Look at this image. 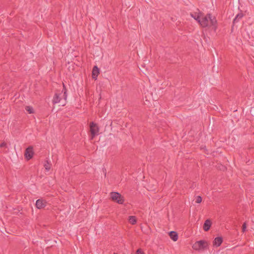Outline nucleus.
<instances>
[{"instance_id":"obj_8","label":"nucleus","mask_w":254,"mask_h":254,"mask_svg":"<svg viewBox=\"0 0 254 254\" xmlns=\"http://www.w3.org/2000/svg\"><path fill=\"white\" fill-rule=\"evenodd\" d=\"M223 242V238L222 237H218L215 238L213 241V245L214 246L217 247H219Z\"/></svg>"},{"instance_id":"obj_11","label":"nucleus","mask_w":254,"mask_h":254,"mask_svg":"<svg viewBox=\"0 0 254 254\" xmlns=\"http://www.w3.org/2000/svg\"><path fill=\"white\" fill-rule=\"evenodd\" d=\"M170 238L174 241H177L178 239V233L175 231H171L169 233Z\"/></svg>"},{"instance_id":"obj_4","label":"nucleus","mask_w":254,"mask_h":254,"mask_svg":"<svg viewBox=\"0 0 254 254\" xmlns=\"http://www.w3.org/2000/svg\"><path fill=\"white\" fill-rule=\"evenodd\" d=\"M111 199L119 204H124L125 201L124 197L119 193L117 192H112L110 194Z\"/></svg>"},{"instance_id":"obj_7","label":"nucleus","mask_w":254,"mask_h":254,"mask_svg":"<svg viewBox=\"0 0 254 254\" xmlns=\"http://www.w3.org/2000/svg\"><path fill=\"white\" fill-rule=\"evenodd\" d=\"M211 225L212 222L210 219L206 220L203 226V230L206 232L208 231L210 229Z\"/></svg>"},{"instance_id":"obj_16","label":"nucleus","mask_w":254,"mask_h":254,"mask_svg":"<svg viewBox=\"0 0 254 254\" xmlns=\"http://www.w3.org/2000/svg\"><path fill=\"white\" fill-rule=\"evenodd\" d=\"M246 228H247V224H246V223L245 222L243 223V224L242 225V232H244L246 231Z\"/></svg>"},{"instance_id":"obj_22","label":"nucleus","mask_w":254,"mask_h":254,"mask_svg":"<svg viewBox=\"0 0 254 254\" xmlns=\"http://www.w3.org/2000/svg\"><path fill=\"white\" fill-rule=\"evenodd\" d=\"M113 254H117V253H114Z\"/></svg>"},{"instance_id":"obj_3","label":"nucleus","mask_w":254,"mask_h":254,"mask_svg":"<svg viewBox=\"0 0 254 254\" xmlns=\"http://www.w3.org/2000/svg\"><path fill=\"white\" fill-rule=\"evenodd\" d=\"M192 248L196 251L204 250L208 248V244L205 240H200L193 245Z\"/></svg>"},{"instance_id":"obj_20","label":"nucleus","mask_w":254,"mask_h":254,"mask_svg":"<svg viewBox=\"0 0 254 254\" xmlns=\"http://www.w3.org/2000/svg\"><path fill=\"white\" fill-rule=\"evenodd\" d=\"M21 210H22V209H21L20 210L18 209L17 210V209L16 208H13V213H18V212H19Z\"/></svg>"},{"instance_id":"obj_18","label":"nucleus","mask_w":254,"mask_h":254,"mask_svg":"<svg viewBox=\"0 0 254 254\" xmlns=\"http://www.w3.org/2000/svg\"><path fill=\"white\" fill-rule=\"evenodd\" d=\"M136 254H144V252L141 249H138L136 252Z\"/></svg>"},{"instance_id":"obj_19","label":"nucleus","mask_w":254,"mask_h":254,"mask_svg":"<svg viewBox=\"0 0 254 254\" xmlns=\"http://www.w3.org/2000/svg\"><path fill=\"white\" fill-rule=\"evenodd\" d=\"M243 17V15L242 14H237L236 17L235 18V19L234 20V21L235 22L237 20V18H241Z\"/></svg>"},{"instance_id":"obj_1","label":"nucleus","mask_w":254,"mask_h":254,"mask_svg":"<svg viewBox=\"0 0 254 254\" xmlns=\"http://www.w3.org/2000/svg\"><path fill=\"white\" fill-rule=\"evenodd\" d=\"M191 16L197 21L200 26L202 27H213L215 29L216 20L214 16L208 14L204 15L199 10L190 13Z\"/></svg>"},{"instance_id":"obj_15","label":"nucleus","mask_w":254,"mask_h":254,"mask_svg":"<svg viewBox=\"0 0 254 254\" xmlns=\"http://www.w3.org/2000/svg\"><path fill=\"white\" fill-rule=\"evenodd\" d=\"M201 200L202 199L200 196H197L195 198V202L197 203H199Z\"/></svg>"},{"instance_id":"obj_6","label":"nucleus","mask_w":254,"mask_h":254,"mask_svg":"<svg viewBox=\"0 0 254 254\" xmlns=\"http://www.w3.org/2000/svg\"><path fill=\"white\" fill-rule=\"evenodd\" d=\"M34 155V151L31 146L28 147L25 152L24 156L26 160H29L31 159Z\"/></svg>"},{"instance_id":"obj_12","label":"nucleus","mask_w":254,"mask_h":254,"mask_svg":"<svg viewBox=\"0 0 254 254\" xmlns=\"http://www.w3.org/2000/svg\"><path fill=\"white\" fill-rule=\"evenodd\" d=\"M128 221L130 224L134 225L136 223V218L134 216H130L128 217Z\"/></svg>"},{"instance_id":"obj_9","label":"nucleus","mask_w":254,"mask_h":254,"mask_svg":"<svg viewBox=\"0 0 254 254\" xmlns=\"http://www.w3.org/2000/svg\"><path fill=\"white\" fill-rule=\"evenodd\" d=\"M99 74V69L97 67V66H95L93 67V70H92V78L95 79H96Z\"/></svg>"},{"instance_id":"obj_5","label":"nucleus","mask_w":254,"mask_h":254,"mask_svg":"<svg viewBox=\"0 0 254 254\" xmlns=\"http://www.w3.org/2000/svg\"><path fill=\"white\" fill-rule=\"evenodd\" d=\"M90 131L91 133V138L93 139L94 137L98 134L99 132V128L96 124L92 122L90 124Z\"/></svg>"},{"instance_id":"obj_2","label":"nucleus","mask_w":254,"mask_h":254,"mask_svg":"<svg viewBox=\"0 0 254 254\" xmlns=\"http://www.w3.org/2000/svg\"><path fill=\"white\" fill-rule=\"evenodd\" d=\"M66 95L65 91L64 93L56 94L54 97L53 102L54 104H58V106H63L66 104Z\"/></svg>"},{"instance_id":"obj_10","label":"nucleus","mask_w":254,"mask_h":254,"mask_svg":"<svg viewBox=\"0 0 254 254\" xmlns=\"http://www.w3.org/2000/svg\"><path fill=\"white\" fill-rule=\"evenodd\" d=\"M49 205L46 201L43 199H39L36 202V206H42Z\"/></svg>"},{"instance_id":"obj_21","label":"nucleus","mask_w":254,"mask_h":254,"mask_svg":"<svg viewBox=\"0 0 254 254\" xmlns=\"http://www.w3.org/2000/svg\"><path fill=\"white\" fill-rule=\"evenodd\" d=\"M37 208H38V209H41L42 207H37Z\"/></svg>"},{"instance_id":"obj_17","label":"nucleus","mask_w":254,"mask_h":254,"mask_svg":"<svg viewBox=\"0 0 254 254\" xmlns=\"http://www.w3.org/2000/svg\"><path fill=\"white\" fill-rule=\"evenodd\" d=\"M0 147L1 148H6L7 147V144L5 142H3L1 143L0 144Z\"/></svg>"},{"instance_id":"obj_13","label":"nucleus","mask_w":254,"mask_h":254,"mask_svg":"<svg viewBox=\"0 0 254 254\" xmlns=\"http://www.w3.org/2000/svg\"><path fill=\"white\" fill-rule=\"evenodd\" d=\"M51 164H50L48 161L44 164V167L46 171H48L51 168Z\"/></svg>"},{"instance_id":"obj_14","label":"nucleus","mask_w":254,"mask_h":254,"mask_svg":"<svg viewBox=\"0 0 254 254\" xmlns=\"http://www.w3.org/2000/svg\"><path fill=\"white\" fill-rule=\"evenodd\" d=\"M25 109L29 114H32L34 112L33 108L31 106H26Z\"/></svg>"}]
</instances>
